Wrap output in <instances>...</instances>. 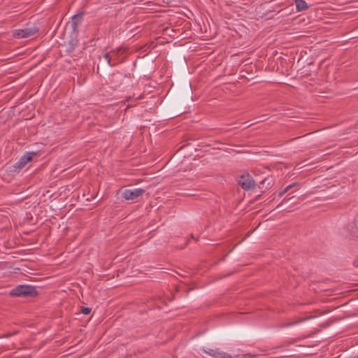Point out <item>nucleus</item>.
Masks as SVG:
<instances>
[{"mask_svg":"<svg viewBox=\"0 0 358 358\" xmlns=\"http://www.w3.org/2000/svg\"><path fill=\"white\" fill-rule=\"evenodd\" d=\"M37 292L34 287L31 285H17L10 292L12 296H34Z\"/></svg>","mask_w":358,"mask_h":358,"instance_id":"f257e3e1","label":"nucleus"},{"mask_svg":"<svg viewBox=\"0 0 358 358\" xmlns=\"http://www.w3.org/2000/svg\"><path fill=\"white\" fill-rule=\"evenodd\" d=\"M39 31L36 26L27 27L23 29H15L13 31V36L15 38H26L36 35Z\"/></svg>","mask_w":358,"mask_h":358,"instance_id":"f03ea898","label":"nucleus"},{"mask_svg":"<svg viewBox=\"0 0 358 358\" xmlns=\"http://www.w3.org/2000/svg\"><path fill=\"white\" fill-rule=\"evenodd\" d=\"M238 183L244 190H249L254 188L255 186V182L249 173L241 175L238 179Z\"/></svg>","mask_w":358,"mask_h":358,"instance_id":"7ed1b4c3","label":"nucleus"},{"mask_svg":"<svg viewBox=\"0 0 358 358\" xmlns=\"http://www.w3.org/2000/svg\"><path fill=\"white\" fill-rule=\"evenodd\" d=\"M145 189L136 188L133 189H125L122 191V197L126 200H134L145 193Z\"/></svg>","mask_w":358,"mask_h":358,"instance_id":"20e7f679","label":"nucleus"},{"mask_svg":"<svg viewBox=\"0 0 358 358\" xmlns=\"http://www.w3.org/2000/svg\"><path fill=\"white\" fill-rule=\"evenodd\" d=\"M203 351L204 353L214 358H232L231 355L221 351L218 348H203Z\"/></svg>","mask_w":358,"mask_h":358,"instance_id":"39448f33","label":"nucleus"},{"mask_svg":"<svg viewBox=\"0 0 358 358\" xmlns=\"http://www.w3.org/2000/svg\"><path fill=\"white\" fill-rule=\"evenodd\" d=\"M35 155H36V153L34 152L26 153L15 164L14 167L15 169H22L28 162L32 160Z\"/></svg>","mask_w":358,"mask_h":358,"instance_id":"423d86ee","label":"nucleus"},{"mask_svg":"<svg viewBox=\"0 0 358 358\" xmlns=\"http://www.w3.org/2000/svg\"><path fill=\"white\" fill-rule=\"evenodd\" d=\"M120 52H123L124 50L120 48L116 50H113L110 52H107L104 55V58L107 60V62L110 66H113L119 62L116 58L113 59V57H115Z\"/></svg>","mask_w":358,"mask_h":358,"instance_id":"0eeeda50","label":"nucleus"},{"mask_svg":"<svg viewBox=\"0 0 358 358\" xmlns=\"http://www.w3.org/2000/svg\"><path fill=\"white\" fill-rule=\"evenodd\" d=\"M84 15V12L78 13L72 17L71 27L74 33L78 31V26L80 24L81 19Z\"/></svg>","mask_w":358,"mask_h":358,"instance_id":"6e6552de","label":"nucleus"},{"mask_svg":"<svg viewBox=\"0 0 358 358\" xmlns=\"http://www.w3.org/2000/svg\"><path fill=\"white\" fill-rule=\"evenodd\" d=\"M315 317L314 316H308V317H301V318H297V319H295L294 320L292 321V322H286V323H284V324H282L280 325L281 327H292V326H294V325H296V324H298L301 322H305L308 320H310V319H312Z\"/></svg>","mask_w":358,"mask_h":358,"instance_id":"1a4fd4ad","label":"nucleus"},{"mask_svg":"<svg viewBox=\"0 0 358 358\" xmlns=\"http://www.w3.org/2000/svg\"><path fill=\"white\" fill-rule=\"evenodd\" d=\"M295 4L298 12L306 10L308 8V3L304 0H295Z\"/></svg>","mask_w":358,"mask_h":358,"instance_id":"9d476101","label":"nucleus"},{"mask_svg":"<svg viewBox=\"0 0 358 358\" xmlns=\"http://www.w3.org/2000/svg\"><path fill=\"white\" fill-rule=\"evenodd\" d=\"M295 183L294 184H292V185H288L287 187H286L283 191H282L281 192L279 193V196H282L285 193H286L287 191H289L291 188H292L294 186H295Z\"/></svg>","mask_w":358,"mask_h":358,"instance_id":"9b49d317","label":"nucleus"},{"mask_svg":"<svg viewBox=\"0 0 358 358\" xmlns=\"http://www.w3.org/2000/svg\"><path fill=\"white\" fill-rule=\"evenodd\" d=\"M91 311V308L88 307H81V313L84 315H88Z\"/></svg>","mask_w":358,"mask_h":358,"instance_id":"f8f14e48","label":"nucleus"},{"mask_svg":"<svg viewBox=\"0 0 358 358\" xmlns=\"http://www.w3.org/2000/svg\"><path fill=\"white\" fill-rule=\"evenodd\" d=\"M287 200H288V199H286V198H285V199H283L282 202H285V201H287Z\"/></svg>","mask_w":358,"mask_h":358,"instance_id":"ddd939ff","label":"nucleus"}]
</instances>
